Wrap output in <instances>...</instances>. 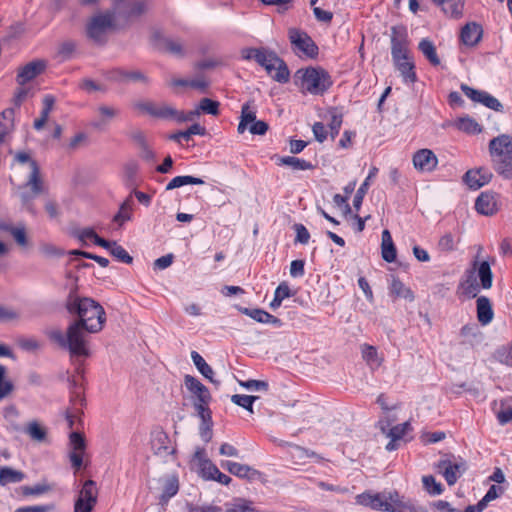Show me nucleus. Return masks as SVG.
<instances>
[{"mask_svg": "<svg viewBox=\"0 0 512 512\" xmlns=\"http://www.w3.org/2000/svg\"><path fill=\"white\" fill-rule=\"evenodd\" d=\"M26 432L35 441L43 442L46 440V429L37 422L29 423Z\"/></svg>", "mask_w": 512, "mask_h": 512, "instance_id": "obj_53", "label": "nucleus"}, {"mask_svg": "<svg viewBox=\"0 0 512 512\" xmlns=\"http://www.w3.org/2000/svg\"><path fill=\"white\" fill-rule=\"evenodd\" d=\"M177 111H178L177 109H175L174 107H172L168 104H165V103L158 104L157 108H156L155 118L164 119V120L171 119V120L176 121Z\"/></svg>", "mask_w": 512, "mask_h": 512, "instance_id": "obj_51", "label": "nucleus"}, {"mask_svg": "<svg viewBox=\"0 0 512 512\" xmlns=\"http://www.w3.org/2000/svg\"><path fill=\"white\" fill-rule=\"evenodd\" d=\"M45 68L44 60L31 61L18 70L16 81L19 85H25L40 75Z\"/></svg>", "mask_w": 512, "mask_h": 512, "instance_id": "obj_20", "label": "nucleus"}, {"mask_svg": "<svg viewBox=\"0 0 512 512\" xmlns=\"http://www.w3.org/2000/svg\"><path fill=\"white\" fill-rule=\"evenodd\" d=\"M409 38L407 29L403 25L393 26L391 28V56L393 61H398L400 57L409 56Z\"/></svg>", "mask_w": 512, "mask_h": 512, "instance_id": "obj_15", "label": "nucleus"}, {"mask_svg": "<svg viewBox=\"0 0 512 512\" xmlns=\"http://www.w3.org/2000/svg\"><path fill=\"white\" fill-rule=\"evenodd\" d=\"M20 164L28 163L31 169L27 182L20 187L23 189L20 193L22 205L31 213L35 214L33 200L43 192V181L40 175V168L35 160L26 152H17L14 157Z\"/></svg>", "mask_w": 512, "mask_h": 512, "instance_id": "obj_3", "label": "nucleus"}, {"mask_svg": "<svg viewBox=\"0 0 512 512\" xmlns=\"http://www.w3.org/2000/svg\"><path fill=\"white\" fill-rule=\"evenodd\" d=\"M296 82L312 95L324 94L333 84L329 73L321 67L299 69L295 73Z\"/></svg>", "mask_w": 512, "mask_h": 512, "instance_id": "obj_4", "label": "nucleus"}, {"mask_svg": "<svg viewBox=\"0 0 512 512\" xmlns=\"http://www.w3.org/2000/svg\"><path fill=\"white\" fill-rule=\"evenodd\" d=\"M221 467L240 478H248L250 473L253 472L250 466L233 461H222Z\"/></svg>", "mask_w": 512, "mask_h": 512, "instance_id": "obj_36", "label": "nucleus"}, {"mask_svg": "<svg viewBox=\"0 0 512 512\" xmlns=\"http://www.w3.org/2000/svg\"><path fill=\"white\" fill-rule=\"evenodd\" d=\"M446 434L442 431L425 432L421 436V441L425 444H433L445 439Z\"/></svg>", "mask_w": 512, "mask_h": 512, "instance_id": "obj_64", "label": "nucleus"}, {"mask_svg": "<svg viewBox=\"0 0 512 512\" xmlns=\"http://www.w3.org/2000/svg\"><path fill=\"white\" fill-rule=\"evenodd\" d=\"M219 105L218 101L210 98H203L200 100L199 110L206 114L217 116L219 114Z\"/></svg>", "mask_w": 512, "mask_h": 512, "instance_id": "obj_55", "label": "nucleus"}, {"mask_svg": "<svg viewBox=\"0 0 512 512\" xmlns=\"http://www.w3.org/2000/svg\"><path fill=\"white\" fill-rule=\"evenodd\" d=\"M97 113L98 117L93 119L89 126L96 131H104L110 122L118 117L120 110L116 107L102 104L97 107Z\"/></svg>", "mask_w": 512, "mask_h": 512, "instance_id": "obj_17", "label": "nucleus"}, {"mask_svg": "<svg viewBox=\"0 0 512 512\" xmlns=\"http://www.w3.org/2000/svg\"><path fill=\"white\" fill-rule=\"evenodd\" d=\"M422 483L424 489L433 496L440 495L443 492L442 484L436 481L435 477L432 475H427L422 477Z\"/></svg>", "mask_w": 512, "mask_h": 512, "instance_id": "obj_49", "label": "nucleus"}, {"mask_svg": "<svg viewBox=\"0 0 512 512\" xmlns=\"http://www.w3.org/2000/svg\"><path fill=\"white\" fill-rule=\"evenodd\" d=\"M488 151L493 170L503 179H512V135L500 134L489 141Z\"/></svg>", "mask_w": 512, "mask_h": 512, "instance_id": "obj_2", "label": "nucleus"}, {"mask_svg": "<svg viewBox=\"0 0 512 512\" xmlns=\"http://www.w3.org/2000/svg\"><path fill=\"white\" fill-rule=\"evenodd\" d=\"M66 308L70 314L77 315L78 320L68 326L66 335L56 329L49 333V338L61 348L68 349L72 356L88 357L90 352L84 331L97 333L102 330L106 321L104 308L92 298L79 297L73 293L67 298Z\"/></svg>", "mask_w": 512, "mask_h": 512, "instance_id": "obj_1", "label": "nucleus"}, {"mask_svg": "<svg viewBox=\"0 0 512 512\" xmlns=\"http://www.w3.org/2000/svg\"><path fill=\"white\" fill-rule=\"evenodd\" d=\"M476 273L480 279L481 287L483 289L491 288L492 282H493V273H492L489 262L482 261L479 263L477 261V265L475 268V274Z\"/></svg>", "mask_w": 512, "mask_h": 512, "instance_id": "obj_32", "label": "nucleus"}, {"mask_svg": "<svg viewBox=\"0 0 512 512\" xmlns=\"http://www.w3.org/2000/svg\"><path fill=\"white\" fill-rule=\"evenodd\" d=\"M457 128L460 131L468 134H478L482 131V127L474 119L470 117H462L456 123Z\"/></svg>", "mask_w": 512, "mask_h": 512, "instance_id": "obj_47", "label": "nucleus"}, {"mask_svg": "<svg viewBox=\"0 0 512 512\" xmlns=\"http://www.w3.org/2000/svg\"><path fill=\"white\" fill-rule=\"evenodd\" d=\"M394 420V418H387L378 423L381 432L389 439V442L385 446L387 451H394L398 449L402 443L409 440L408 435L411 431L410 423L408 421L395 423Z\"/></svg>", "mask_w": 512, "mask_h": 512, "instance_id": "obj_6", "label": "nucleus"}, {"mask_svg": "<svg viewBox=\"0 0 512 512\" xmlns=\"http://www.w3.org/2000/svg\"><path fill=\"white\" fill-rule=\"evenodd\" d=\"M109 79L118 83H142L149 84V78L140 70H124L121 68L113 69L109 73Z\"/></svg>", "mask_w": 512, "mask_h": 512, "instance_id": "obj_19", "label": "nucleus"}, {"mask_svg": "<svg viewBox=\"0 0 512 512\" xmlns=\"http://www.w3.org/2000/svg\"><path fill=\"white\" fill-rule=\"evenodd\" d=\"M293 228L296 232V237H295L294 242L301 243V244H307L310 239V234H309L308 230L306 229V227L303 224L296 223V224H294Z\"/></svg>", "mask_w": 512, "mask_h": 512, "instance_id": "obj_62", "label": "nucleus"}, {"mask_svg": "<svg viewBox=\"0 0 512 512\" xmlns=\"http://www.w3.org/2000/svg\"><path fill=\"white\" fill-rule=\"evenodd\" d=\"M77 48V43L74 40H65L58 45L56 57L61 61L70 60Z\"/></svg>", "mask_w": 512, "mask_h": 512, "instance_id": "obj_41", "label": "nucleus"}, {"mask_svg": "<svg viewBox=\"0 0 512 512\" xmlns=\"http://www.w3.org/2000/svg\"><path fill=\"white\" fill-rule=\"evenodd\" d=\"M279 164L290 166L293 170H310L314 168L309 161L294 156L281 157L279 159Z\"/></svg>", "mask_w": 512, "mask_h": 512, "instance_id": "obj_44", "label": "nucleus"}, {"mask_svg": "<svg viewBox=\"0 0 512 512\" xmlns=\"http://www.w3.org/2000/svg\"><path fill=\"white\" fill-rule=\"evenodd\" d=\"M213 422L211 418H201L199 433L203 441L209 442L212 439Z\"/></svg>", "mask_w": 512, "mask_h": 512, "instance_id": "obj_57", "label": "nucleus"}, {"mask_svg": "<svg viewBox=\"0 0 512 512\" xmlns=\"http://www.w3.org/2000/svg\"><path fill=\"white\" fill-rule=\"evenodd\" d=\"M98 489L93 480H86L78 493L74 512H91L97 503Z\"/></svg>", "mask_w": 512, "mask_h": 512, "instance_id": "obj_13", "label": "nucleus"}, {"mask_svg": "<svg viewBox=\"0 0 512 512\" xmlns=\"http://www.w3.org/2000/svg\"><path fill=\"white\" fill-rule=\"evenodd\" d=\"M258 399H259L258 396L239 395V394H235L231 397V401L234 404L245 408L250 413H254L253 403Z\"/></svg>", "mask_w": 512, "mask_h": 512, "instance_id": "obj_50", "label": "nucleus"}, {"mask_svg": "<svg viewBox=\"0 0 512 512\" xmlns=\"http://www.w3.org/2000/svg\"><path fill=\"white\" fill-rule=\"evenodd\" d=\"M477 265V260L473 262L472 268L467 271V279L464 283H462V286L464 288V293L471 298H474L479 293L481 284L479 285L476 281L475 276V268Z\"/></svg>", "mask_w": 512, "mask_h": 512, "instance_id": "obj_33", "label": "nucleus"}, {"mask_svg": "<svg viewBox=\"0 0 512 512\" xmlns=\"http://www.w3.org/2000/svg\"><path fill=\"white\" fill-rule=\"evenodd\" d=\"M179 489L178 478L175 475H170L164 479L163 493L161 495L162 501H168L171 497L177 494Z\"/></svg>", "mask_w": 512, "mask_h": 512, "instance_id": "obj_45", "label": "nucleus"}, {"mask_svg": "<svg viewBox=\"0 0 512 512\" xmlns=\"http://www.w3.org/2000/svg\"><path fill=\"white\" fill-rule=\"evenodd\" d=\"M291 296V290L286 282L278 285L274 292V299L270 303V308L276 310L282 304L283 299Z\"/></svg>", "mask_w": 512, "mask_h": 512, "instance_id": "obj_46", "label": "nucleus"}, {"mask_svg": "<svg viewBox=\"0 0 512 512\" xmlns=\"http://www.w3.org/2000/svg\"><path fill=\"white\" fill-rule=\"evenodd\" d=\"M157 105L152 101H138L134 103V108L155 118Z\"/></svg>", "mask_w": 512, "mask_h": 512, "instance_id": "obj_63", "label": "nucleus"}, {"mask_svg": "<svg viewBox=\"0 0 512 512\" xmlns=\"http://www.w3.org/2000/svg\"><path fill=\"white\" fill-rule=\"evenodd\" d=\"M14 109L9 108L0 114V143L4 140L6 134L13 127Z\"/></svg>", "mask_w": 512, "mask_h": 512, "instance_id": "obj_43", "label": "nucleus"}, {"mask_svg": "<svg viewBox=\"0 0 512 512\" xmlns=\"http://www.w3.org/2000/svg\"><path fill=\"white\" fill-rule=\"evenodd\" d=\"M381 253L382 258L388 262L392 263L396 259V247L393 243L391 234L388 230H384L382 232V243H381Z\"/></svg>", "mask_w": 512, "mask_h": 512, "instance_id": "obj_30", "label": "nucleus"}, {"mask_svg": "<svg viewBox=\"0 0 512 512\" xmlns=\"http://www.w3.org/2000/svg\"><path fill=\"white\" fill-rule=\"evenodd\" d=\"M78 386V379L73 377L70 380V387L73 389H77ZM84 398L82 397L81 393L77 390L72 391L71 396V406L67 408L64 416H80L84 414L83 405H84Z\"/></svg>", "mask_w": 512, "mask_h": 512, "instance_id": "obj_26", "label": "nucleus"}, {"mask_svg": "<svg viewBox=\"0 0 512 512\" xmlns=\"http://www.w3.org/2000/svg\"><path fill=\"white\" fill-rule=\"evenodd\" d=\"M148 9L146 0H133V1H120L114 2L113 8L110 11L114 12L115 22H122L124 25H128L143 14Z\"/></svg>", "mask_w": 512, "mask_h": 512, "instance_id": "obj_7", "label": "nucleus"}, {"mask_svg": "<svg viewBox=\"0 0 512 512\" xmlns=\"http://www.w3.org/2000/svg\"><path fill=\"white\" fill-rule=\"evenodd\" d=\"M288 36L295 50L302 52L309 58H315L318 55V46L306 32L297 28H290Z\"/></svg>", "mask_w": 512, "mask_h": 512, "instance_id": "obj_14", "label": "nucleus"}, {"mask_svg": "<svg viewBox=\"0 0 512 512\" xmlns=\"http://www.w3.org/2000/svg\"><path fill=\"white\" fill-rule=\"evenodd\" d=\"M184 382L186 388L196 398L194 405L198 411L199 416H204V413L209 411L208 403L210 401V392L208 388L203 385L197 378L191 375H186Z\"/></svg>", "mask_w": 512, "mask_h": 512, "instance_id": "obj_12", "label": "nucleus"}, {"mask_svg": "<svg viewBox=\"0 0 512 512\" xmlns=\"http://www.w3.org/2000/svg\"><path fill=\"white\" fill-rule=\"evenodd\" d=\"M437 163L438 159L430 149H420L413 155V165L417 170L431 172L436 168Z\"/></svg>", "mask_w": 512, "mask_h": 512, "instance_id": "obj_23", "label": "nucleus"}, {"mask_svg": "<svg viewBox=\"0 0 512 512\" xmlns=\"http://www.w3.org/2000/svg\"><path fill=\"white\" fill-rule=\"evenodd\" d=\"M390 291L391 294L395 295L396 297L404 298L408 301L414 300V294L412 290L409 287H407L403 282H401L398 278H393Z\"/></svg>", "mask_w": 512, "mask_h": 512, "instance_id": "obj_42", "label": "nucleus"}, {"mask_svg": "<svg viewBox=\"0 0 512 512\" xmlns=\"http://www.w3.org/2000/svg\"><path fill=\"white\" fill-rule=\"evenodd\" d=\"M206 133V129L200 124H193L185 131H178L169 136V139L180 142L181 139L185 141H189L193 135H204Z\"/></svg>", "mask_w": 512, "mask_h": 512, "instance_id": "obj_39", "label": "nucleus"}, {"mask_svg": "<svg viewBox=\"0 0 512 512\" xmlns=\"http://www.w3.org/2000/svg\"><path fill=\"white\" fill-rule=\"evenodd\" d=\"M438 249L442 252H451L455 250V241L451 233L444 234L438 241Z\"/></svg>", "mask_w": 512, "mask_h": 512, "instance_id": "obj_61", "label": "nucleus"}, {"mask_svg": "<svg viewBox=\"0 0 512 512\" xmlns=\"http://www.w3.org/2000/svg\"><path fill=\"white\" fill-rule=\"evenodd\" d=\"M240 118L248 124L256 121V108L251 106V102L242 105Z\"/></svg>", "mask_w": 512, "mask_h": 512, "instance_id": "obj_59", "label": "nucleus"}, {"mask_svg": "<svg viewBox=\"0 0 512 512\" xmlns=\"http://www.w3.org/2000/svg\"><path fill=\"white\" fill-rule=\"evenodd\" d=\"M418 49L425 56V58L430 62L433 66L440 65V58L437 55L436 47L433 42L427 38L422 39L419 42Z\"/></svg>", "mask_w": 512, "mask_h": 512, "instance_id": "obj_35", "label": "nucleus"}, {"mask_svg": "<svg viewBox=\"0 0 512 512\" xmlns=\"http://www.w3.org/2000/svg\"><path fill=\"white\" fill-rule=\"evenodd\" d=\"M265 52L266 49L264 48H244L241 51V56L244 60L254 59L258 64H263V61L265 60Z\"/></svg>", "mask_w": 512, "mask_h": 512, "instance_id": "obj_54", "label": "nucleus"}, {"mask_svg": "<svg viewBox=\"0 0 512 512\" xmlns=\"http://www.w3.org/2000/svg\"><path fill=\"white\" fill-rule=\"evenodd\" d=\"M264 57L263 64L259 65L265 68L273 80L279 83H287L290 78V72L286 63L274 51L266 50Z\"/></svg>", "mask_w": 512, "mask_h": 512, "instance_id": "obj_10", "label": "nucleus"}, {"mask_svg": "<svg viewBox=\"0 0 512 512\" xmlns=\"http://www.w3.org/2000/svg\"><path fill=\"white\" fill-rule=\"evenodd\" d=\"M479 103L496 112H503L504 110L502 103L486 91L482 92Z\"/></svg>", "mask_w": 512, "mask_h": 512, "instance_id": "obj_52", "label": "nucleus"}, {"mask_svg": "<svg viewBox=\"0 0 512 512\" xmlns=\"http://www.w3.org/2000/svg\"><path fill=\"white\" fill-rule=\"evenodd\" d=\"M240 311L259 323H266L269 314L262 309L241 308Z\"/></svg>", "mask_w": 512, "mask_h": 512, "instance_id": "obj_60", "label": "nucleus"}, {"mask_svg": "<svg viewBox=\"0 0 512 512\" xmlns=\"http://www.w3.org/2000/svg\"><path fill=\"white\" fill-rule=\"evenodd\" d=\"M116 22L114 12L110 9L90 17L85 24L86 38L98 46H104L108 40V33L114 29Z\"/></svg>", "mask_w": 512, "mask_h": 512, "instance_id": "obj_5", "label": "nucleus"}, {"mask_svg": "<svg viewBox=\"0 0 512 512\" xmlns=\"http://www.w3.org/2000/svg\"><path fill=\"white\" fill-rule=\"evenodd\" d=\"M498 195L495 192H482L475 201V209L485 216H492L498 211Z\"/></svg>", "mask_w": 512, "mask_h": 512, "instance_id": "obj_21", "label": "nucleus"}, {"mask_svg": "<svg viewBox=\"0 0 512 512\" xmlns=\"http://www.w3.org/2000/svg\"><path fill=\"white\" fill-rule=\"evenodd\" d=\"M393 63L405 82L414 83L416 81L415 66L414 63L410 61L409 56L400 57L398 61H393Z\"/></svg>", "mask_w": 512, "mask_h": 512, "instance_id": "obj_29", "label": "nucleus"}, {"mask_svg": "<svg viewBox=\"0 0 512 512\" xmlns=\"http://www.w3.org/2000/svg\"><path fill=\"white\" fill-rule=\"evenodd\" d=\"M438 467L449 486L454 485L466 469L464 462H453L449 459L441 460Z\"/></svg>", "mask_w": 512, "mask_h": 512, "instance_id": "obj_22", "label": "nucleus"}, {"mask_svg": "<svg viewBox=\"0 0 512 512\" xmlns=\"http://www.w3.org/2000/svg\"><path fill=\"white\" fill-rule=\"evenodd\" d=\"M440 6L442 11L453 18H459L463 14L465 0H431Z\"/></svg>", "mask_w": 512, "mask_h": 512, "instance_id": "obj_28", "label": "nucleus"}, {"mask_svg": "<svg viewBox=\"0 0 512 512\" xmlns=\"http://www.w3.org/2000/svg\"><path fill=\"white\" fill-rule=\"evenodd\" d=\"M292 460L297 463H303L307 458H313L320 461L322 458L313 451H309L297 445H290L289 449Z\"/></svg>", "mask_w": 512, "mask_h": 512, "instance_id": "obj_37", "label": "nucleus"}, {"mask_svg": "<svg viewBox=\"0 0 512 512\" xmlns=\"http://www.w3.org/2000/svg\"><path fill=\"white\" fill-rule=\"evenodd\" d=\"M395 491L373 492L365 491L355 497L358 505L376 511L390 512Z\"/></svg>", "mask_w": 512, "mask_h": 512, "instance_id": "obj_9", "label": "nucleus"}, {"mask_svg": "<svg viewBox=\"0 0 512 512\" xmlns=\"http://www.w3.org/2000/svg\"><path fill=\"white\" fill-rule=\"evenodd\" d=\"M461 40L465 45L474 46L482 37V28L475 22L467 23L461 29Z\"/></svg>", "mask_w": 512, "mask_h": 512, "instance_id": "obj_27", "label": "nucleus"}, {"mask_svg": "<svg viewBox=\"0 0 512 512\" xmlns=\"http://www.w3.org/2000/svg\"><path fill=\"white\" fill-rule=\"evenodd\" d=\"M191 359L196 366L197 370L211 383L219 385L220 382L213 379L214 371L210 365L206 363L204 358L197 352H191Z\"/></svg>", "mask_w": 512, "mask_h": 512, "instance_id": "obj_31", "label": "nucleus"}, {"mask_svg": "<svg viewBox=\"0 0 512 512\" xmlns=\"http://www.w3.org/2000/svg\"><path fill=\"white\" fill-rule=\"evenodd\" d=\"M25 474L22 471L5 466L0 468V484L6 486L8 484L19 483L23 481Z\"/></svg>", "mask_w": 512, "mask_h": 512, "instance_id": "obj_34", "label": "nucleus"}, {"mask_svg": "<svg viewBox=\"0 0 512 512\" xmlns=\"http://www.w3.org/2000/svg\"><path fill=\"white\" fill-rule=\"evenodd\" d=\"M390 512H428V510L418 505L416 501L400 496L399 493L395 491Z\"/></svg>", "mask_w": 512, "mask_h": 512, "instance_id": "obj_24", "label": "nucleus"}, {"mask_svg": "<svg viewBox=\"0 0 512 512\" xmlns=\"http://www.w3.org/2000/svg\"><path fill=\"white\" fill-rule=\"evenodd\" d=\"M151 447L156 455L163 458L174 453V447L172 446L168 435L161 429H155L152 431Z\"/></svg>", "mask_w": 512, "mask_h": 512, "instance_id": "obj_18", "label": "nucleus"}, {"mask_svg": "<svg viewBox=\"0 0 512 512\" xmlns=\"http://www.w3.org/2000/svg\"><path fill=\"white\" fill-rule=\"evenodd\" d=\"M110 254L118 259L119 261L131 264L133 261L132 256L129 255V253L120 245H118L116 242L114 245H112V248L110 250Z\"/></svg>", "mask_w": 512, "mask_h": 512, "instance_id": "obj_58", "label": "nucleus"}, {"mask_svg": "<svg viewBox=\"0 0 512 512\" xmlns=\"http://www.w3.org/2000/svg\"><path fill=\"white\" fill-rule=\"evenodd\" d=\"M204 181L201 178H197L190 175L176 176L167 185L165 190L170 191L176 188H180L184 185H202Z\"/></svg>", "mask_w": 512, "mask_h": 512, "instance_id": "obj_38", "label": "nucleus"}, {"mask_svg": "<svg viewBox=\"0 0 512 512\" xmlns=\"http://www.w3.org/2000/svg\"><path fill=\"white\" fill-rule=\"evenodd\" d=\"M151 41L153 46L161 52L178 58L185 56L184 44L179 38L167 37L161 31L155 30L152 32Z\"/></svg>", "mask_w": 512, "mask_h": 512, "instance_id": "obj_11", "label": "nucleus"}, {"mask_svg": "<svg viewBox=\"0 0 512 512\" xmlns=\"http://www.w3.org/2000/svg\"><path fill=\"white\" fill-rule=\"evenodd\" d=\"M86 449L87 444L84 435L76 431L71 432L69 434L67 456L74 473L87 466L88 456Z\"/></svg>", "mask_w": 512, "mask_h": 512, "instance_id": "obj_8", "label": "nucleus"}, {"mask_svg": "<svg viewBox=\"0 0 512 512\" xmlns=\"http://www.w3.org/2000/svg\"><path fill=\"white\" fill-rule=\"evenodd\" d=\"M492 178L493 173L489 168L479 167L468 170L463 176V181L469 186V188L477 190L488 184Z\"/></svg>", "mask_w": 512, "mask_h": 512, "instance_id": "obj_16", "label": "nucleus"}, {"mask_svg": "<svg viewBox=\"0 0 512 512\" xmlns=\"http://www.w3.org/2000/svg\"><path fill=\"white\" fill-rule=\"evenodd\" d=\"M331 120L329 122L330 135L332 139L339 134L343 122V114L339 112L338 108L330 109Z\"/></svg>", "mask_w": 512, "mask_h": 512, "instance_id": "obj_48", "label": "nucleus"}, {"mask_svg": "<svg viewBox=\"0 0 512 512\" xmlns=\"http://www.w3.org/2000/svg\"><path fill=\"white\" fill-rule=\"evenodd\" d=\"M207 471L209 474V478L219 482L223 485H228L231 482V478L222 473L215 465L208 463Z\"/></svg>", "mask_w": 512, "mask_h": 512, "instance_id": "obj_56", "label": "nucleus"}, {"mask_svg": "<svg viewBox=\"0 0 512 512\" xmlns=\"http://www.w3.org/2000/svg\"><path fill=\"white\" fill-rule=\"evenodd\" d=\"M477 319L483 326L490 324L494 317L491 301L486 296H480L476 300Z\"/></svg>", "mask_w": 512, "mask_h": 512, "instance_id": "obj_25", "label": "nucleus"}, {"mask_svg": "<svg viewBox=\"0 0 512 512\" xmlns=\"http://www.w3.org/2000/svg\"><path fill=\"white\" fill-rule=\"evenodd\" d=\"M378 172V169L376 167H373L370 172H369V175L367 176V178L365 179V181L361 184V186L358 188L355 196H354V199H353V206L355 207L356 210H359L360 207H361V204L363 202V198L365 196V194L367 193L368 189H369V185H370V180L376 176Z\"/></svg>", "mask_w": 512, "mask_h": 512, "instance_id": "obj_40", "label": "nucleus"}]
</instances>
